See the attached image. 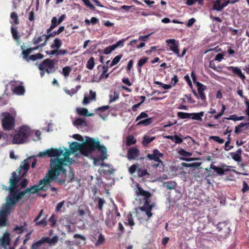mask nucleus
Here are the masks:
<instances>
[{
    "label": "nucleus",
    "mask_w": 249,
    "mask_h": 249,
    "mask_svg": "<svg viewBox=\"0 0 249 249\" xmlns=\"http://www.w3.org/2000/svg\"><path fill=\"white\" fill-rule=\"evenodd\" d=\"M50 161V168L45 177L39 180L37 185L26 188L27 193L35 194L39 191H46L51 187V183L53 181L56 180L61 174L66 173V170L63 167V160L52 159Z\"/></svg>",
    "instance_id": "1"
},
{
    "label": "nucleus",
    "mask_w": 249,
    "mask_h": 249,
    "mask_svg": "<svg viewBox=\"0 0 249 249\" xmlns=\"http://www.w3.org/2000/svg\"><path fill=\"white\" fill-rule=\"evenodd\" d=\"M136 193L140 200L138 209L144 216L146 215L147 220H148L153 214L151 213V210L153 205L150 204L151 195L149 192L144 191L139 185H138Z\"/></svg>",
    "instance_id": "2"
},
{
    "label": "nucleus",
    "mask_w": 249,
    "mask_h": 249,
    "mask_svg": "<svg viewBox=\"0 0 249 249\" xmlns=\"http://www.w3.org/2000/svg\"><path fill=\"white\" fill-rule=\"evenodd\" d=\"M57 62V60L50 58H46L41 61L38 65V68L40 71V76L43 77L46 72L48 74L55 72L58 68L55 66V64Z\"/></svg>",
    "instance_id": "3"
},
{
    "label": "nucleus",
    "mask_w": 249,
    "mask_h": 249,
    "mask_svg": "<svg viewBox=\"0 0 249 249\" xmlns=\"http://www.w3.org/2000/svg\"><path fill=\"white\" fill-rule=\"evenodd\" d=\"M10 194L6 197V203L5 209L8 210L14 206L17 202L23 198L26 194L27 193L26 189L23 191H19L18 188L13 192H9Z\"/></svg>",
    "instance_id": "4"
},
{
    "label": "nucleus",
    "mask_w": 249,
    "mask_h": 249,
    "mask_svg": "<svg viewBox=\"0 0 249 249\" xmlns=\"http://www.w3.org/2000/svg\"><path fill=\"white\" fill-rule=\"evenodd\" d=\"M30 129L26 126H22L19 129L18 132L15 135L13 141L14 143H23L26 142L30 135Z\"/></svg>",
    "instance_id": "5"
},
{
    "label": "nucleus",
    "mask_w": 249,
    "mask_h": 249,
    "mask_svg": "<svg viewBox=\"0 0 249 249\" xmlns=\"http://www.w3.org/2000/svg\"><path fill=\"white\" fill-rule=\"evenodd\" d=\"M2 125L4 130H11L15 127V119L9 112H3L1 114Z\"/></svg>",
    "instance_id": "6"
},
{
    "label": "nucleus",
    "mask_w": 249,
    "mask_h": 249,
    "mask_svg": "<svg viewBox=\"0 0 249 249\" xmlns=\"http://www.w3.org/2000/svg\"><path fill=\"white\" fill-rule=\"evenodd\" d=\"M87 145L92 148L94 151L97 149L98 151L106 154L107 148L104 145H101L99 141H96L93 138L87 137L86 142H84Z\"/></svg>",
    "instance_id": "7"
},
{
    "label": "nucleus",
    "mask_w": 249,
    "mask_h": 249,
    "mask_svg": "<svg viewBox=\"0 0 249 249\" xmlns=\"http://www.w3.org/2000/svg\"><path fill=\"white\" fill-rule=\"evenodd\" d=\"M21 177L19 174L17 175L15 172L12 173L11 178L9 180L10 185L7 189L9 192H13L18 188V184Z\"/></svg>",
    "instance_id": "8"
},
{
    "label": "nucleus",
    "mask_w": 249,
    "mask_h": 249,
    "mask_svg": "<svg viewBox=\"0 0 249 249\" xmlns=\"http://www.w3.org/2000/svg\"><path fill=\"white\" fill-rule=\"evenodd\" d=\"M63 150L62 149L51 148L45 151L40 152L39 157H42L47 156L49 157H58L63 154Z\"/></svg>",
    "instance_id": "9"
},
{
    "label": "nucleus",
    "mask_w": 249,
    "mask_h": 249,
    "mask_svg": "<svg viewBox=\"0 0 249 249\" xmlns=\"http://www.w3.org/2000/svg\"><path fill=\"white\" fill-rule=\"evenodd\" d=\"M169 50L176 55H179V42L175 39H168L166 40Z\"/></svg>",
    "instance_id": "10"
},
{
    "label": "nucleus",
    "mask_w": 249,
    "mask_h": 249,
    "mask_svg": "<svg viewBox=\"0 0 249 249\" xmlns=\"http://www.w3.org/2000/svg\"><path fill=\"white\" fill-rule=\"evenodd\" d=\"M31 158H28L24 160L20 165L18 170H17L20 177H24L28 171L30 164L29 161H31Z\"/></svg>",
    "instance_id": "11"
},
{
    "label": "nucleus",
    "mask_w": 249,
    "mask_h": 249,
    "mask_svg": "<svg viewBox=\"0 0 249 249\" xmlns=\"http://www.w3.org/2000/svg\"><path fill=\"white\" fill-rule=\"evenodd\" d=\"M231 166H228L225 164H222L220 167H217L216 166L213 165V164H211L210 166V168L213 169L215 172H216L217 174L220 176L223 175L230 171V168Z\"/></svg>",
    "instance_id": "12"
},
{
    "label": "nucleus",
    "mask_w": 249,
    "mask_h": 249,
    "mask_svg": "<svg viewBox=\"0 0 249 249\" xmlns=\"http://www.w3.org/2000/svg\"><path fill=\"white\" fill-rule=\"evenodd\" d=\"M237 1H224L223 2L221 3V1H214L212 10L216 11H220L222 10L225 7L227 6L229 3H234Z\"/></svg>",
    "instance_id": "13"
},
{
    "label": "nucleus",
    "mask_w": 249,
    "mask_h": 249,
    "mask_svg": "<svg viewBox=\"0 0 249 249\" xmlns=\"http://www.w3.org/2000/svg\"><path fill=\"white\" fill-rule=\"evenodd\" d=\"M139 154V150L137 148L133 147L128 150L127 157L129 160H134L138 157Z\"/></svg>",
    "instance_id": "14"
},
{
    "label": "nucleus",
    "mask_w": 249,
    "mask_h": 249,
    "mask_svg": "<svg viewBox=\"0 0 249 249\" xmlns=\"http://www.w3.org/2000/svg\"><path fill=\"white\" fill-rule=\"evenodd\" d=\"M226 68L228 71H231L234 74L239 77L243 81H244L246 79V76L242 72L241 70L239 68L233 66H229L226 67Z\"/></svg>",
    "instance_id": "15"
},
{
    "label": "nucleus",
    "mask_w": 249,
    "mask_h": 249,
    "mask_svg": "<svg viewBox=\"0 0 249 249\" xmlns=\"http://www.w3.org/2000/svg\"><path fill=\"white\" fill-rule=\"evenodd\" d=\"M163 155L157 149V168H160V171L161 172L164 169Z\"/></svg>",
    "instance_id": "16"
},
{
    "label": "nucleus",
    "mask_w": 249,
    "mask_h": 249,
    "mask_svg": "<svg viewBox=\"0 0 249 249\" xmlns=\"http://www.w3.org/2000/svg\"><path fill=\"white\" fill-rule=\"evenodd\" d=\"M108 68V66H106L104 65H100L97 67L98 70H99L100 68L102 69V73L99 76V79L100 80L103 79H107L109 77V73H107Z\"/></svg>",
    "instance_id": "17"
},
{
    "label": "nucleus",
    "mask_w": 249,
    "mask_h": 249,
    "mask_svg": "<svg viewBox=\"0 0 249 249\" xmlns=\"http://www.w3.org/2000/svg\"><path fill=\"white\" fill-rule=\"evenodd\" d=\"M0 241L1 246L7 249V246L10 245L11 241L9 233H4L2 238L0 239Z\"/></svg>",
    "instance_id": "18"
},
{
    "label": "nucleus",
    "mask_w": 249,
    "mask_h": 249,
    "mask_svg": "<svg viewBox=\"0 0 249 249\" xmlns=\"http://www.w3.org/2000/svg\"><path fill=\"white\" fill-rule=\"evenodd\" d=\"M94 150L88 145H87L85 142L82 143L80 151V152L82 155L85 156H88Z\"/></svg>",
    "instance_id": "19"
},
{
    "label": "nucleus",
    "mask_w": 249,
    "mask_h": 249,
    "mask_svg": "<svg viewBox=\"0 0 249 249\" xmlns=\"http://www.w3.org/2000/svg\"><path fill=\"white\" fill-rule=\"evenodd\" d=\"M77 112L79 115L85 116H92L93 113L89 112L88 109L84 107H79L76 109Z\"/></svg>",
    "instance_id": "20"
},
{
    "label": "nucleus",
    "mask_w": 249,
    "mask_h": 249,
    "mask_svg": "<svg viewBox=\"0 0 249 249\" xmlns=\"http://www.w3.org/2000/svg\"><path fill=\"white\" fill-rule=\"evenodd\" d=\"M204 112L201 111L199 113H190V119L201 121L202 120V117L204 116Z\"/></svg>",
    "instance_id": "21"
},
{
    "label": "nucleus",
    "mask_w": 249,
    "mask_h": 249,
    "mask_svg": "<svg viewBox=\"0 0 249 249\" xmlns=\"http://www.w3.org/2000/svg\"><path fill=\"white\" fill-rule=\"evenodd\" d=\"M163 187L167 189H174L176 187L177 183L174 181H169L166 182H162V185Z\"/></svg>",
    "instance_id": "22"
},
{
    "label": "nucleus",
    "mask_w": 249,
    "mask_h": 249,
    "mask_svg": "<svg viewBox=\"0 0 249 249\" xmlns=\"http://www.w3.org/2000/svg\"><path fill=\"white\" fill-rule=\"evenodd\" d=\"M124 224L125 226H129L130 227H132L135 225V222L131 213H129L127 214L125 221L124 222Z\"/></svg>",
    "instance_id": "23"
},
{
    "label": "nucleus",
    "mask_w": 249,
    "mask_h": 249,
    "mask_svg": "<svg viewBox=\"0 0 249 249\" xmlns=\"http://www.w3.org/2000/svg\"><path fill=\"white\" fill-rule=\"evenodd\" d=\"M59 24L57 18L55 17H53L51 20V25L47 30V33L49 34Z\"/></svg>",
    "instance_id": "24"
},
{
    "label": "nucleus",
    "mask_w": 249,
    "mask_h": 249,
    "mask_svg": "<svg viewBox=\"0 0 249 249\" xmlns=\"http://www.w3.org/2000/svg\"><path fill=\"white\" fill-rule=\"evenodd\" d=\"M116 223L114 218L113 216H109V215L106 218L105 223L108 228L113 227Z\"/></svg>",
    "instance_id": "25"
},
{
    "label": "nucleus",
    "mask_w": 249,
    "mask_h": 249,
    "mask_svg": "<svg viewBox=\"0 0 249 249\" xmlns=\"http://www.w3.org/2000/svg\"><path fill=\"white\" fill-rule=\"evenodd\" d=\"M204 1H186V4L189 6L196 5V7L195 8V10H197L198 9L200 8L201 6L203 4Z\"/></svg>",
    "instance_id": "26"
},
{
    "label": "nucleus",
    "mask_w": 249,
    "mask_h": 249,
    "mask_svg": "<svg viewBox=\"0 0 249 249\" xmlns=\"http://www.w3.org/2000/svg\"><path fill=\"white\" fill-rule=\"evenodd\" d=\"M82 144L77 142H72L70 145V148L73 151H81Z\"/></svg>",
    "instance_id": "27"
},
{
    "label": "nucleus",
    "mask_w": 249,
    "mask_h": 249,
    "mask_svg": "<svg viewBox=\"0 0 249 249\" xmlns=\"http://www.w3.org/2000/svg\"><path fill=\"white\" fill-rule=\"evenodd\" d=\"M58 240V237L56 236H53L52 238H50L48 237L42 238L40 241L42 242V244L44 243H47L49 244H54Z\"/></svg>",
    "instance_id": "28"
},
{
    "label": "nucleus",
    "mask_w": 249,
    "mask_h": 249,
    "mask_svg": "<svg viewBox=\"0 0 249 249\" xmlns=\"http://www.w3.org/2000/svg\"><path fill=\"white\" fill-rule=\"evenodd\" d=\"M62 45V40L59 38H56L53 41L51 46L52 49H59Z\"/></svg>",
    "instance_id": "29"
},
{
    "label": "nucleus",
    "mask_w": 249,
    "mask_h": 249,
    "mask_svg": "<svg viewBox=\"0 0 249 249\" xmlns=\"http://www.w3.org/2000/svg\"><path fill=\"white\" fill-rule=\"evenodd\" d=\"M11 31L14 39L16 40H18L20 38V36L18 31L17 27L12 25L11 27Z\"/></svg>",
    "instance_id": "30"
},
{
    "label": "nucleus",
    "mask_w": 249,
    "mask_h": 249,
    "mask_svg": "<svg viewBox=\"0 0 249 249\" xmlns=\"http://www.w3.org/2000/svg\"><path fill=\"white\" fill-rule=\"evenodd\" d=\"M13 91L18 95H22L25 92V89L22 86H17L13 89Z\"/></svg>",
    "instance_id": "31"
},
{
    "label": "nucleus",
    "mask_w": 249,
    "mask_h": 249,
    "mask_svg": "<svg viewBox=\"0 0 249 249\" xmlns=\"http://www.w3.org/2000/svg\"><path fill=\"white\" fill-rule=\"evenodd\" d=\"M10 18L12 19V21H10L11 23H14L16 25L19 23L18 17L17 13L15 12L11 13Z\"/></svg>",
    "instance_id": "32"
},
{
    "label": "nucleus",
    "mask_w": 249,
    "mask_h": 249,
    "mask_svg": "<svg viewBox=\"0 0 249 249\" xmlns=\"http://www.w3.org/2000/svg\"><path fill=\"white\" fill-rule=\"evenodd\" d=\"M155 139V137H150L148 136H145L143 137L142 144L144 146H147L148 144Z\"/></svg>",
    "instance_id": "33"
},
{
    "label": "nucleus",
    "mask_w": 249,
    "mask_h": 249,
    "mask_svg": "<svg viewBox=\"0 0 249 249\" xmlns=\"http://www.w3.org/2000/svg\"><path fill=\"white\" fill-rule=\"evenodd\" d=\"M95 65L94 58L91 57L86 64V68L90 70H93Z\"/></svg>",
    "instance_id": "34"
},
{
    "label": "nucleus",
    "mask_w": 249,
    "mask_h": 249,
    "mask_svg": "<svg viewBox=\"0 0 249 249\" xmlns=\"http://www.w3.org/2000/svg\"><path fill=\"white\" fill-rule=\"evenodd\" d=\"M152 123V119L151 118H149L143 120L139 122L137 125H143L144 126H147Z\"/></svg>",
    "instance_id": "35"
},
{
    "label": "nucleus",
    "mask_w": 249,
    "mask_h": 249,
    "mask_svg": "<svg viewBox=\"0 0 249 249\" xmlns=\"http://www.w3.org/2000/svg\"><path fill=\"white\" fill-rule=\"evenodd\" d=\"M44 37V35H43L40 36H35L32 40V43L33 44L37 45L43 40V38Z\"/></svg>",
    "instance_id": "36"
},
{
    "label": "nucleus",
    "mask_w": 249,
    "mask_h": 249,
    "mask_svg": "<svg viewBox=\"0 0 249 249\" xmlns=\"http://www.w3.org/2000/svg\"><path fill=\"white\" fill-rule=\"evenodd\" d=\"M71 71V68L70 66H66L62 69V74L65 77H67L69 76L70 73Z\"/></svg>",
    "instance_id": "37"
},
{
    "label": "nucleus",
    "mask_w": 249,
    "mask_h": 249,
    "mask_svg": "<svg viewBox=\"0 0 249 249\" xmlns=\"http://www.w3.org/2000/svg\"><path fill=\"white\" fill-rule=\"evenodd\" d=\"M73 124L76 126H85L86 122L83 119L78 118L74 121Z\"/></svg>",
    "instance_id": "38"
},
{
    "label": "nucleus",
    "mask_w": 249,
    "mask_h": 249,
    "mask_svg": "<svg viewBox=\"0 0 249 249\" xmlns=\"http://www.w3.org/2000/svg\"><path fill=\"white\" fill-rule=\"evenodd\" d=\"M123 55L122 54L118 55L116 56L112 60L111 64L109 65V67H112L113 66L116 65L121 60Z\"/></svg>",
    "instance_id": "39"
},
{
    "label": "nucleus",
    "mask_w": 249,
    "mask_h": 249,
    "mask_svg": "<svg viewBox=\"0 0 249 249\" xmlns=\"http://www.w3.org/2000/svg\"><path fill=\"white\" fill-rule=\"evenodd\" d=\"M105 239L104 235H103L101 233H100L99 235L98 239L95 243V246H98L101 245L105 243Z\"/></svg>",
    "instance_id": "40"
},
{
    "label": "nucleus",
    "mask_w": 249,
    "mask_h": 249,
    "mask_svg": "<svg viewBox=\"0 0 249 249\" xmlns=\"http://www.w3.org/2000/svg\"><path fill=\"white\" fill-rule=\"evenodd\" d=\"M230 155L233 160L237 162H241L242 161V157L240 155L236 154L235 152L230 153Z\"/></svg>",
    "instance_id": "41"
},
{
    "label": "nucleus",
    "mask_w": 249,
    "mask_h": 249,
    "mask_svg": "<svg viewBox=\"0 0 249 249\" xmlns=\"http://www.w3.org/2000/svg\"><path fill=\"white\" fill-rule=\"evenodd\" d=\"M190 113L178 112L177 113V116L181 119H190Z\"/></svg>",
    "instance_id": "42"
},
{
    "label": "nucleus",
    "mask_w": 249,
    "mask_h": 249,
    "mask_svg": "<svg viewBox=\"0 0 249 249\" xmlns=\"http://www.w3.org/2000/svg\"><path fill=\"white\" fill-rule=\"evenodd\" d=\"M99 22L98 18H95V17H92L90 20H89L88 19H86L85 20V22L87 25H89L90 24H95Z\"/></svg>",
    "instance_id": "43"
},
{
    "label": "nucleus",
    "mask_w": 249,
    "mask_h": 249,
    "mask_svg": "<svg viewBox=\"0 0 249 249\" xmlns=\"http://www.w3.org/2000/svg\"><path fill=\"white\" fill-rule=\"evenodd\" d=\"M136 142V140L131 135L128 136L126 138V143L128 145L134 144Z\"/></svg>",
    "instance_id": "44"
},
{
    "label": "nucleus",
    "mask_w": 249,
    "mask_h": 249,
    "mask_svg": "<svg viewBox=\"0 0 249 249\" xmlns=\"http://www.w3.org/2000/svg\"><path fill=\"white\" fill-rule=\"evenodd\" d=\"M51 227H55L56 224V218L54 214H53L48 220Z\"/></svg>",
    "instance_id": "45"
},
{
    "label": "nucleus",
    "mask_w": 249,
    "mask_h": 249,
    "mask_svg": "<svg viewBox=\"0 0 249 249\" xmlns=\"http://www.w3.org/2000/svg\"><path fill=\"white\" fill-rule=\"evenodd\" d=\"M137 171L138 176L139 177H142L146 175H148L147 170L145 169L138 168Z\"/></svg>",
    "instance_id": "46"
},
{
    "label": "nucleus",
    "mask_w": 249,
    "mask_h": 249,
    "mask_svg": "<svg viewBox=\"0 0 249 249\" xmlns=\"http://www.w3.org/2000/svg\"><path fill=\"white\" fill-rule=\"evenodd\" d=\"M23 59L28 62L30 61H36V57L35 54H32V55H28L27 57H24V55H22Z\"/></svg>",
    "instance_id": "47"
},
{
    "label": "nucleus",
    "mask_w": 249,
    "mask_h": 249,
    "mask_svg": "<svg viewBox=\"0 0 249 249\" xmlns=\"http://www.w3.org/2000/svg\"><path fill=\"white\" fill-rule=\"evenodd\" d=\"M98 208L100 210V211L102 212L103 205L105 203V200L103 198L100 197L98 198Z\"/></svg>",
    "instance_id": "48"
},
{
    "label": "nucleus",
    "mask_w": 249,
    "mask_h": 249,
    "mask_svg": "<svg viewBox=\"0 0 249 249\" xmlns=\"http://www.w3.org/2000/svg\"><path fill=\"white\" fill-rule=\"evenodd\" d=\"M197 87V91H204L206 89V86L203 85L199 82H197L195 84Z\"/></svg>",
    "instance_id": "49"
},
{
    "label": "nucleus",
    "mask_w": 249,
    "mask_h": 249,
    "mask_svg": "<svg viewBox=\"0 0 249 249\" xmlns=\"http://www.w3.org/2000/svg\"><path fill=\"white\" fill-rule=\"evenodd\" d=\"M34 51L33 48H29L26 50H24L22 51V55H24V57H27L30 53Z\"/></svg>",
    "instance_id": "50"
},
{
    "label": "nucleus",
    "mask_w": 249,
    "mask_h": 249,
    "mask_svg": "<svg viewBox=\"0 0 249 249\" xmlns=\"http://www.w3.org/2000/svg\"><path fill=\"white\" fill-rule=\"evenodd\" d=\"M47 34L48 35H44V37H45V40L43 43H41V47L45 46L47 44V42L48 39L50 37H53V35L51 34V32H50L49 34Z\"/></svg>",
    "instance_id": "51"
},
{
    "label": "nucleus",
    "mask_w": 249,
    "mask_h": 249,
    "mask_svg": "<svg viewBox=\"0 0 249 249\" xmlns=\"http://www.w3.org/2000/svg\"><path fill=\"white\" fill-rule=\"evenodd\" d=\"M210 139H212L215 141V142H218L219 143H223L224 142V140L223 139L220 138L218 136H212L210 137Z\"/></svg>",
    "instance_id": "52"
},
{
    "label": "nucleus",
    "mask_w": 249,
    "mask_h": 249,
    "mask_svg": "<svg viewBox=\"0 0 249 249\" xmlns=\"http://www.w3.org/2000/svg\"><path fill=\"white\" fill-rule=\"evenodd\" d=\"M64 26H60L57 31H54L51 33L53 35V37H54L56 35H59L64 30Z\"/></svg>",
    "instance_id": "53"
},
{
    "label": "nucleus",
    "mask_w": 249,
    "mask_h": 249,
    "mask_svg": "<svg viewBox=\"0 0 249 249\" xmlns=\"http://www.w3.org/2000/svg\"><path fill=\"white\" fill-rule=\"evenodd\" d=\"M245 126L244 123H241L239 125H237L235 127L234 133L236 134L241 132V128Z\"/></svg>",
    "instance_id": "54"
},
{
    "label": "nucleus",
    "mask_w": 249,
    "mask_h": 249,
    "mask_svg": "<svg viewBox=\"0 0 249 249\" xmlns=\"http://www.w3.org/2000/svg\"><path fill=\"white\" fill-rule=\"evenodd\" d=\"M115 49L113 45H110L106 47L104 50V53L105 54H109L112 51L114 50Z\"/></svg>",
    "instance_id": "55"
},
{
    "label": "nucleus",
    "mask_w": 249,
    "mask_h": 249,
    "mask_svg": "<svg viewBox=\"0 0 249 249\" xmlns=\"http://www.w3.org/2000/svg\"><path fill=\"white\" fill-rule=\"evenodd\" d=\"M109 103L110 104L119 98V94L116 92H114L113 96L112 95H109Z\"/></svg>",
    "instance_id": "56"
},
{
    "label": "nucleus",
    "mask_w": 249,
    "mask_h": 249,
    "mask_svg": "<svg viewBox=\"0 0 249 249\" xmlns=\"http://www.w3.org/2000/svg\"><path fill=\"white\" fill-rule=\"evenodd\" d=\"M47 216L44 217L43 219L39 221H37L36 223V226H40L42 225L44 227H45L47 225V222L46 220Z\"/></svg>",
    "instance_id": "57"
},
{
    "label": "nucleus",
    "mask_w": 249,
    "mask_h": 249,
    "mask_svg": "<svg viewBox=\"0 0 249 249\" xmlns=\"http://www.w3.org/2000/svg\"><path fill=\"white\" fill-rule=\"evenodd\" d=\"M42 245V242L40 240H39L36 243H34L31 249H39V247Z\"/></svg>",
    "instance_id": "58"
},
{
    "label": "nucleus",
    "mask_w": 249,
    "mask_h": 249,
    "mask_svg": "<svg viewBox=\"0 0 249 249\" xmlns=\"http://www.w3.org/2000/svg\"><path fill=\"white\" fill-rule=\"evenodd\" d=\"M182 165L183 166L186 167H196L198 166L199 164L197 162H194L192 163H182Z\"/></svg>",
    "instance_id": "59"
},
{
    "label": "nucleus",
    "mask_w": 249,
    "mask_h": 249,
    "mask_svg": "<svg viewBox=\"0 0 249 249\" xmlns=\"http://www.w3.org/2000/svg\"><path fill=\"white\" fill-rule=\"evenodd\" d=\"M198 95L199 99H200L204 102H206V97L204 91H198Z\"/></svg>",
    "instance_id": "60"
},
{
    "label": "nucleus",
    "mask_w": 249,
    "mask_h": 249,
    "mask_svg": "<svg viewBox=\"0 0 249 249\" xmlns=\"http://www.w3.org/2000/svg\"><path fill=\"white\" fill-rule=\"evenodd\" d=\"M148 58L144 57L141 58L138 63V66L139 67H141L144 64H145L146 62L147 61Z\"/></svg>",
    "instance_id": "61"
},
{
    "label": "nucleus",
    "mask_w": 249,
    "mask_h": 249,
    "mask_svg": "<svg viewBox=\"0 0 249 249\" xmlns=\"http://www.w3.org/2000/svg\"><path fill=\"white\" fill-rule=\"evenodd\" d=\"M68 53V51L66 49H57L56 56L65 55Z\"/></svg>",
    "instance_id": "62"
},
{
    "label": "nucleus",
    "mask_w": 249,
    "mask_h": 249,
    "mask_svg": "<svg viewBox=\"0 0 249 249\" xmlns=\"http://www.w3.org/2000/svg\"><path fill=\"white\" fill-rule=\"evenodd\" d=\"M176 143L180 144L182 142L183 140L179 136L177 135L174 136V139L173 140Z\"/></svg>",
    "instance_id": "63"
},
{
    "label": "nucleus",
    "mask_w": 249,
    "mask_h": 249,
    "mask_svg": "<svg viewBox=\"0 0 249 249\" xmlns=\"http://www.w3.org/2000/svg\"><path fill=\"white\" fill-rule=\"evenodd\" d=\"M249 191V186L248 185V184L245 181H244L243 182V188L242 189V192L243 193H245Z\"/></svg>",
    "instance_id": "64"
}]
</instances>
